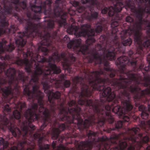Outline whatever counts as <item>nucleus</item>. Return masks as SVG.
Masks as SVG:
<instances>
[{
    "instance_id": "nucleus-11",
    "label": "nucleus",
    "mask_w": 150,
    "mask_h": 150,
    "mask_svg": "<svg viewBox=\"0 0 150 150\" xmlns=\"http://www.w3.org/2000/svg\"><path fill=\"white\" fill-rule=\"evenodd\" d=\"M1 58H15L13 55H10L9 54H5L4 55L1 56ZM15 58H19L18 57H16Z\"/></svg>"
},
{
    "instance_id": "nucleus-15",
    "label": "nucleus",
    "mask_w": 150,
    "mask_h": 150,
    "mask_svg": "<svg viewBox=\"0 0 150 150\" xmlns=\"http://www.w3.org/2000/svg\"><path fill=\"white\" fill-rule=\"evenodd\" d=\"M69 38L68 37H67V35H66L64 38L63 39L64 40H65L66 39H67L68 40L69 39Z\"/></svg>"
},
{
    "instance_id": "nucleus-13",
    "label": "nucleus",
    "mask_w": 150,
    "mask_h": 150,
    "mask_svg": "<svg viewBox=\"0 0 150 150\" xmlns=\"http://www.w3.org/2000/svg\"><path fill=\"white\" fill-rule=\"evenodd\" d=\"M57 141H53L52 144V147L53 149H54L56 148V146L57 144Z\"/></svg>"
},
{
    "instance_id": "nucleus-14",
    "label": "nucleus",
    "mask_w": 150,
    "mask_h": 150,
    "mask_svg": "<svg viewBox=\"0 0 150 150\" xmlns=\"http://www.w3.org/2000/svg\"><path fill=\"white\" fill-rule=\"evenodd\" d=\"M5 141L4 139L2 138H0V143L1 144Z\"/></svg>"
},
{
    "instance_id": "nucleus-4",
    "label": "nucleus",
    "mask_w": 150,
    "mask_h": 150,
    "mask_svg": "<svg viewBox=\"0 0 150 150\" xmlns=\"http://www.w3.org/2000/svg\"><path fill=\"white\" fill-rule=\"evenodd\" d=\"M52 1L46 0L44 2L42 12L46 15L48 18L45 21V27L40 30L41 27L38 29L37 36L42 39L40 42L36 53L42 52L44 55H47L48 53L55 49L54 44L56 41H60L58 31L59 29L54 30V22L58 24L59 28L66 24V18L68 14L73 16L77 12L82 13L86 18L83 12H79L77 11L79 2L76 1H71L70 3L74 7H76V10L70 8L67 9V12L65 11L66 2L65 0H55L54 5V9L52 10L51 4Z\"/></svg>"
},
{
    "instance_id": "nucleus-16",
    "label": "nucleus",
    "mask_w": 150,
    "mask_h": 150,
    "mask_svg": "<svg viewBox=\"0 0 150 150\" xmlns=\"http://www.w3.org/2000/svg\"><path fill=\"white\" fill-rule=\"evenodd\" d=\"M34 146H35V145H34ZM34 148V147H33V148Z\"/></svg>"
},
{
    "instance_id": "nucleus-6",
    "label": "nucleus",
    "mask_w": 150,
    "mask_h": 150,
    "mask_svg": "<svg viewBox=\"0 0 150 150\" xmlns=\"http://www.w3.org/2000/svg\"><path fill=\"white\" fill-rule=\"evenodd\" d=\"M44 128L41 129L40 127L33 135V140H37L39 150H50V145L45 144L43 142L44 137L45 136L44 132L45 131L43 130ZM28 144L27 142L24 141L23 143L21 142L20 143V146L21 147L20 149H18V147L14 146L8 150H33V149L30 148H28L26 149L25 147Z\"/></svg>"
},
{
    "instance_id": "nucleus-9",
    "label": "nucleus",
    "mask_w": 150,
    "mask_h": 150,
    "mask_svg": "<svg viewBox=\"0 0 150 150\" xmlns=\"http://www.w3.org/2000/svg\"><path fill=\"white\" fill-rule=\"evenodd\" d=\"M136 7L150 9V0H134Z\"/></svg>"
},
{
    "instance_id": "nucleus-1",
    "label": "nucleus",
    "mask_w": 150,
    "mask_h": 150,
    "mask_svg": "<svg viewBox=\"0 0 150 150\" xmlns=\"http://www.w3.org/2000/svg\"><path fill=\"white\" fill-rule=\"evenodd\" d=\"M139 23L134 28L121 33L118 21L111 23V33L115 36L110 41L102 35L98 43L91 50L90 46L96 41V33L103 30L101 23L95 25V29L90 24L79 27L71 25L68 32L76 37H87L86 45H81L80 38L70 41L68 48L78 54L86 55L89 63L98 64L99 70H83L81 76H75L74 83L69 91L78 99L91 100L94 91H100L98 101H130V92L134 94V101L150 100V53L146 58L148 64L143 68L142 56L144 50H150V40L143 43Z\"/></svg>"
},
{
    "instance_id": "nucleus-12",
    "label": "nucleus",
    "mask_w": 150,
    "mask_h": 150,
    "mask_svg": "<svg viewBox=\"0 0 150 150\" xmlns=\"http://www.w3.org/2000/svg\"><path fill=\"white\" fill-rule=\"evenodd\" d=\"M9 143L7 141H5L1 145H3L4 148H6L8 146Z\"/></svg>"
},
{
    "instance_id": "nucleus-2",
    "label": "nucleus",
    "mask_w": 150,
    "mask_h": 150,
    "mask_svg": "<svg viewBox=\"0 0 150 150\" xmlns=\"http://www.w3.org/2000/svg\"><path fill=\"white\" fill-rule=\"evenodd\" d=\"M87 119L83 121L80 114H49V117L46 122V126H50L51 129L52 138L58 139V142H62L64 138L59 137L61 132L67 127L73 126L80 131H85L88 140L81 141L76 146V150H150V120H141L140 118L133 115L136 121H138L140 127L145 133H138L140 129L138 127L128 128L122 137L112 132L109 138L105 136L98 137L97 133L88 129L96 126L98 128L108 122L110 125L114 121L111 114H85ZM56 150H75L69 149L60 144Z\"/></svg>"
},
{
    "instance_id": "nucleus-10",
    "label": "nucleus",
    "mask_w": 150,
    "mask_h": 150,
    "mask_svg": "<svg viewBox=\"0 0 150 150\" xmlns=\"http://www.w3.org/2000/svg\"><path fill=\"white\" fill-rule=\"evenodd\" d=\"M65 75L63 74H61L59 76L58 80L62 81H64L63 82V87L65 88H68L70 87L71 85V83L69 80H65Z\"/></svg>"
},
{
    "instance_id": "nucleus-7",
    "label": "nucleus",
    "mask_w": 150,
    "mask_h": 150,
    "mask_svg": "<svg viewBox=\"0 0 150 150\" xmlns=\"http://www.w3.org/2000/svg\"><path fill=\"white\" fill-rule=\"evenodd\" d=\"M98 0H81L82 4H87L86 7L80 6L78 5L77 11L79 12H83L86 16V19L89 21H92L97 19L98 14L94 10V6L97 5ZM75 1H76V0Z\"/></svg>"
},
{
    "instance_id": "nucleus-8",
    "label": "nucleus",
    "mask_w": 150,
    "mask_h": 150,
    "mask_svg": "<svg viewBox=\"0 0 150 150\" xmlns=\"http://www.w3.org/2000/svg\"><path fill=\"white\" fill-rule=\"evenodd\" d=\"M7 42V41L4 38L2 39L1 41H0V54L4 53L5 51L11 52L15 49V47L11 42L8 45L4 46ZM0 63L4 65V69H5L6 67V64L1 62Z\"/></svg>"
},
{
    "instance_id": "nucleus-3",
    "label": "nucleus",
    "mask_w": 150,
    "mask_h": 150,
    "mask_svg": "<svg viewBox=\"0 0 150 150\" xmlns=\"http://www.w3.org/2000/svg\"><path fill=\"white\" fill-rule=\"evenodd\" d=\"M0 63V93L6 99L10 95L13 105L6 104L4 111L9 113L11 107L17 109L12 115L0 114V121L7 127L13 135L19 138L22 135L25 138L32 134L35 126L32 122L35 121V72L29 81L24 73L14 68L6 71Z\"/></svg>"
},
{
    "instance_id": "nucleus-5",
    "label": "nucleus",
    "mask_w": 150,
    "mask_h": 150,
    "mask_svg": "<svg viewBox=\"0 0 150 150\" xmlns=\"http://www.w3.org/2000/svg\"><path fill=\"white\" fill-rule=\"evenodd\" d=\"M122 0H98L97 5H95L97 9L101 10L103 14H105L108 12L109 16L112 17L115 16V20L112 21L111 23L114 21H118L119 23L120 18L118 17L117 11L120 6L119 4L122 3Z\"/></svg>"
}]
</instances>
